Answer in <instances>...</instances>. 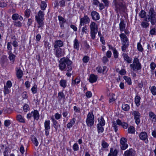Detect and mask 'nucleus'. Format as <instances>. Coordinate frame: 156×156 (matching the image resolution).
<instances>
[{
	"mask_svg": "<svg viewBox=\"0 0 156 156\" xmlns=\"http://www.w3.org/2000/svg\"><path fill=\"white\" fill-rule=\"evenodd\" d=\"M124 0H113V3L115 5V10L117 15H119L121 11H123L126 8Z\"/></svg>",
	"mask_w": 156,
	"mask_h": 156,
	"instance_id": "f03ea898",
	"label": "nucleus"
},
{
	"mask_svg": "<svg viewBox=\"0 0 156 156\" xmlns=\"http://www.w3.org/2000/svg\"><path fill=\"white\" fill-rule=\"evenodd\" d=\"M132 115L134 116V119L136 124L138 125L140 122V113L137 111H135L133 112Z\"/></svg>",
	"mask_w": 156,
	"mask_h": 156,
	"instance_id": "6e6552de",
	"label": "nucleus"
},
{
	"mask_svg": "<svg viewBox=\"0 0 156 156\" xmlns=\"http://www.w3.org/2000/svg\"><path fill=\"white\" fill-rule=\"evenodd\" d=\"M19 15L18 14L15 13L13 14L12 17V19L13 20H16L18 19Z\"/></svg>",
	"mask_w": 156,
	"mask_h": 156,
	"instance_id": "603ef678",
	"label": "nucleus"
},
{
	"mask_svg": "<svg viewBox=\"0 0 156 156\" xmlns=\"http://www.w3.org/2000/svg\"><path fill=\"white\" fill-rule=\"evenodd\" d=\"M156 33V29L155 28L151 29L150 31V34L151 35H155Z\"/></svg>",
	"mask_w": 156,
	"mask_h": 156,
	"instance_id": "4d7b16f0",
	"label": "nucleus"
},
{
	"mask_svg": "<svg viewBox=\"0 0 156 156\" xmlns=\"http://www.w3.org/2000/svg\"><path fill=\"white\" fill-rule=\"evenodd\" d=\"M112 126L114 128L115 131L116 132L118 130V126L116 122L115 121H113L112 122Z\"/></svg>",
	"mask_w": 156,
	"mask_h": 156,
	"instance_id": "ea45409f",
	"label": "nucleus"
},
{
	"mask_svg": "<svg viewBox=\"0 0 156 156\" xmlns=\"http://www.w3.org/2000/svg\"><path fill=\"white\" fill-rule=\"evenodd\" d=\"M32 141L36 146H37L38 144V142L36 137H34L32 138Z\"/></svg>",
	"mask_w": 156,
	"mask_h": 156,
	"instance_id": "49530a36",
	"label": "nucleus"
},
{
	"mask_svg": "<svg viewBox=\"0 0 156 156\" xmlns=\"http://www.w3.org/2000/svg\"><path fill=\"white\" fill-rule=\"evenodd\" d=\"M148 20L147 21H144L141 22V26L143 28H146L149 26V23H148Z\"/></svg>",
	"mask_w": 156,
	"mask_h": 156,
	"instance_id": "c756f323",
	"label": "nucleus"
},
{
	"mask_svg": "<svg viewBox=\"0 0 156 156\" xmlns=\"http://www.w3.org/2000/svg\"><path fill=\"white\" fill-rule=\"evenodd\" d=\"M150 90L152 94L153 95H156V87L155 86H153L151 87Z\"/></svg>",
	"mask_w": 156,
	"mask_h": 156,
	"instance_id": "a19ab883",
	"label": "nucleus"
},
{
	"mask_svg": "<svg viewBox=\"0 0 156 156\" xmlns=\"http://www.w3.org/2000/svg\"><path fill=\"white\" fill-rule=\"evenodd\" d=\"M119 26L120 31H123L125 30L126 27V24L124 23V20L121 21Z\"/></svg>",
	"mask_w": 156,
	"mask_h": 156,
	"instance_id": "b1692460",
	"label": "nucleus"
},
{
	"mask_svg": "<svg viewBox=\"0 0 156 156\" xmlns=\"http://www.w3.org/2000/svg\"><path fill=\"white\" fill-rule=\"evenodd\" d=\"M89 60V58L88 56H84L83 58V61L84 62H87Z\"/></svg>",
	"mask_w": 156,
	"mask_h": 156,
	"instance_id": "0e129e2a",
	"label": "nucleus"
},
{
	"mask_svg": "<svg viewBox=\"0 0 156 156\" xmlns=\"http://www.w3.org/2000/svg\"><path fill=\"white\" fill-rule=\"evenodd\" d=\"M74 42V49L78 50L80 47V45L78 41L76 39H75L73 41Z\"/></svg>",
	"mask_w": 156,
	"mask_h": 156,
	"instance_id": "bb28decb",
	"label": "nucleus"
},
{
	"mask_svg": "<svg viewBox=\"0 0 156 156\" xmlns=\"http://www.w3.org/2000/svg\"><path fill=\"white\" fill-rule=\"evenodd\" d=\"M118 153V151L117 149L111 148L110 152L108 154V156H117Z\"/></svg>",
	"mask_w": 156,
	"mask_h": 156,
	"instance_id": "aec40b11",
	"label": "nucleus"
},
{
	"mask_svg": "<svg viewBox=\"0 0 156 156\" xmlns=\"http://www.w3.org/2000/svg\"><path fill=\"white\" fill-rule=\"evenodd\" d=\"M98 123L97 124L104 126L105 124V121L102 116L100 117L98 119Z\"/></svg>",
	"mask_w": 156,
	"mask_h": 156,
	"instance_id": "393cba45",
	"label": "nucleus"
},
{
	"mask_svg": "<svg viewBox=\"0 0 156 156\" xmlns=\"http://www.w3.org/2000/svg\"><path fill=\"white\" fill-rule=\"evenodd\" d=\"M133 63L136 64V65H137V70H139L141 69V64L139 62V59L137 58H134L133 61Z\"/></svg>",
	"mask_w": 156,
	"mask_h": 156,
	"instance_id": "4be33fe9",
	"label": "nucleus"
},
{
	"mask_svg": "<svg viewBox=\"0 0 156 156\" xmlns=\"http://www.w3.org/2000/svg\"><path fill=\"white\" fill-rule=\"evenodd\" d=\"M13 23L14 26L16 27H20L22 26V23L19 21H14Z\"/></svg>",
	"mask_w": 156,
	"mask_h": 156,
	"instance_id": "79ce46f5",
	"label": "nucleus"
},
{
	"mask_svg": "<svg viewBox=\"0 0 156 156\" xmlns=\"http://www.w3.org/2000/svg\"><path fill=\"white\" fill-rule=\"evenodd\" d=\"M58 99L59 101L64 100L65 98V95L63 92H59L58 94Z\"/></svg>",
	"mask_w": 156,
	"mask_h": 156,
	"instance_id": "f704fd0d",
	"label": "nucleus"
},
{
	"mask_svg": "<svg viewBox=\"0 0 156 156\" xmlns=\"http://www.w3.org/2000/svg\"><path fill=\"white\" fill-rule=\"evenodd\" d=\"M72 62L67 57H63L59 61V67L62 71H70L72 70Z\"/></svg>",
	"mask_w": 156,
	"mask_h": 156,
	"instance_id": "f257e3e1",
	"label": "nucleus"
},
{
	"mask_svg": "<svg viewBox=\"0 0 156 156\" xmlns=\"http://www.w3.org/2000/svg\"><path fill=\"white\" fill-rule=\"evenodd\" d=\"M10 124V121L9 120H6L4 121V125L6 127H8Z\"/></svg>",
	"mask_w": 156,
	"mask_h": 156,
	"instance_id": "69168bd1",
	"label": "nucleus"
},
{
	"mask_svg": "<svg viewBox=\"0 0 156 156\" xmlns=\"http://www.w3.org/2000/svg\"><path fill=\"white\" fill-rule=\"evenodd\" d=\"M12 42H8L7 44V49L9 51L8 52H12Z\"/></svg>",
	"mask_w": 156,
	"mask_h": 156,
	"instance_id": "c03bdc74",
	"label": "nucleus"
},
{
	"mask_svg": "<svg viewBox=\"0 0 156 156\" xmlns=\"http://www.w3.org/2000/svg\"><path fill=\"white\" fill-rule=\"evenodd\" d=\"M146 15V12L143 10H142L139 13V16L141 18H144Z\"/></svg>",
	"mask_w": 156,
	"mask_h": 156,
	"instance_id": "37998d69",
	"label": "nucleus"
},
{
	"mask_svg": "<svg viewBox=\"0 0 156 156\" xmlns=\"http://www.w3.org/2000/svg\"><path fill=\"white\" fill-rule=\"evenodd\" d=\"M135 130L134 127L133 126H131L129 127L128 129V132L130 133H134L135 132Z\"/></svg>",
	"mask_w": 156,
	"mask_h": 156,
	"instance_id": "58836bf2",
	"label": "nucleus"
},
{
	"mask_svg": "<svg viewBox=\"0 0 156 156\" xmlns=\"http://www.w3.org/2000/svg\"><path fill=\"white\" fill-rule=\"evenodd\" d=\"M65 0H61L59 1V4L60 7H64L65 6Z\"/></svg>",
	"mask_w": 156,
	"mask_h": 156,
	"instance_id": "680f3d73",
	"label": "nucleus"
},
{
	"mask_svg": "<svg viewBox=\"0 0 156 156\" xmlns=\"http://www.w3.org/2000/svg\"><path fill=\"white\" fill-rule=\"evenodd\" d=\"M54 44L55 49H56L58 48V47L60 48V47L63 46V43L62 41L58 40L55 41Z\"/></svg>",
	"mask_w": 156,
	"mask_h": 156,
	"instance_id": "2eb2a0df",
	"label": "nucleus"
},
{
	"mask_svg": "<svg viewBox=\"0 0 156 156\" xmlns=\"http://www.w3.org/2000/svg\"><path fill=\"white\" fill-rule=\"evenodd\" d=\"M7 144V142L5 140H4L3 141V143L0 145L1 149H3L5 147H7V150H8V147L6 146V144Z\"/></svg>",
	"mask_w": 156,
	"mask_h": 156,
	"instance_id": "3c124183",
	"label": "nucleus"
},
{
	"mask_svg": "<svg viewBox=\"0 0 156 156\" xmlns=\"http://www.w3.org/2000/svg\"><path fill=\"white\" fill-rule=\"evenodd\" d=\"M103 126H100L98 125H97V128L98 133H102L104 130Z\"/></svg>",
	"mask_w": 156,
	"mask_h": 156,
	"instance_id": "72a5a7b5",
	"label": "nucleus"
},
{
	"mask_svg": "<svg viewBox=\"0 0 156 156\" xmlns=\"http://www.w3.org/2000/svg\"><path fill=\"white\" fill-rule=\"evenodd\" d=\"M47 6L46 3L45 2L43 1L41 2L40 7L41 10H44L46 8Z\"/></svg>",
	"mask_w": 156,
	"mask_h": 156,
	"instance_id": "c9c22d12",
	"label": "nucleus"
},
{
	"mask_svg": "<svg viewBox=\"0 0 156 156\" xmlns=\"http://www.w3.org/2000/svg\"><path fill=\"white\" fill-rule=\"evenodd\" d=\"M137 49L140 52H142L143 51V48L140 42L138 43L137 44Z\"/></svg>",
	"mask_w": 156,
	"mask_h": 156,
	"instance_id": "de8ad7c7",
	"label": "nucleus"
},
{
	"mask_svg": "<svg viewBox=\"0 0 156 156\" xmlns=\"http://www.w3.org/2000/svg\"><path fill=\"white\" fill-rule=\"evenodd\" d=\"M122 56L124 59L128 63H131L132 61V58L129 57L126 54L124 53L122 54Z\"/></svg>",
	"mask_w": 156,
	"mask_h": 156,
	"instance_id": "412c9836",
	"label": "nucleus"
},
{
	"mask_svg": "<svg viewBox=\"0 0 156 156\" xmlns=\"http://www.w3.org/2000/svg\"><path fill=\"white\" fill-rule=\"evenodd\" d=\"M51 119L53 122L54 126L55 129V130L57 131L58 128H60V124L58 123L57 121L54 118L51 117Z\"/></svg>",
	"mask_w": 156,
	"mask_h": 156,
	"instance_id": "f3484780",
	"label": "nucleus"
},
{
	"mask_svg": "<svg viewBox=\"0 0 156 156\" xmlns=\"http://www.w3.org/2000/svg\"><path fill=\"white\" fill-rule=\"evenodd\" d=\"M23 109L24 112H27V111L29 110L30 108L28 105L27 104H25L23 107Z\"/></svg>",
	"mask_w": 156,
	"mask_h": 156,
	"instance_id": "052dcab7",
	"label": "nucleus"
},
{
	"mask_svg": "<svg viewBox=\"0 0 156 156\" xmlns=\"http://www.w3.org/2000/svg\"><path fill=\"white\" fill-rule=\"evenodd\" d=\"M50 122L49 120H46L44 122V126L45 128V135L48 136L49 133Z\"/></svg>",
	"mask_w": 156,
	"mask_h": 156,
	"instance_id": "9d476101",
	"label": "nucleus"
},
{
	"mask_svg": "<svg viewBox=\"0 0 156 156\" xmlns=\"http://www.w3.org/2000/svg\"><path fill=\"white\" fill-rule=\"evenodd\" d=\"M149 115L150 120L152 122H156V115L153 112H149Z\"/></svg>",
	"mask_w": 156,
	"mask_h": 156,
	"instance_id": "dca6fc26",
	"label": "nucleus"
},
{
	"mask_svg": "<svg viewBox=\"0 0 156 156\" xmlns=\"http://www.w3.org/2000/svg\"><path fill=\"white\" fill-rule=\"evenodd\" d=\"M122 110L125 111H129L130 109V107L129 105L127 104H122Z\"/></svg>",
	"mask_w": 156,
	"mask_h": 156,
	"instance_id": "e433bc0d",
	"label": "nucleus"
},
{
	"mask_svg": "<svg viewBox=\"0 0 156 156\" xmlns=\"http://www.w3.org/2000/svg\"><path fill=\"white\" fill-rule=\"evenodd\" d=\"M127 139L124 137H122L120 140L121 144L120 148L122 150H125L128 147V145L126 143Z\"/></svg>",
	"mask_w": 156,
	"mask_h": 156,
	"instance_id": "0eeeda50",
	"label": "nucleus"
},
{
	"mask_svg": "<svg viewBox=\"0 0 156 156\" xmlns=\"http://www.w3.org/2000/svg\"><path fill=\"white\" fill-rule=\"evenodd\" d=\"M76 119L73 118L70 121V122L67 124V127L68 128H70L74 124L75 122Z\"/></svg>",
	"mask_w": 156,
	"mask_h": 156,
	"instance_id": "cd10ccee",
	"label": "nucleus"
},
{
	"mask_svg": "<svg viewBox=\"0 0 156 156\" xmlns=\"http://www.w3.org/2000/svg\"><path fill=\"white\" fill-rule=\"evenodd\" d=\"M8 54L9 55V59L13 63L14 61L16 56L14 55L12 52H8Z\"/></svg>",
	"mask_w": 156,
	"mask_h": 156,
	"instance_id": "c85d7f7f",
	"label": "nucleus"
},
{
	"mask_svg": "<svg viewBox=\"0 0 156 156\" xmlns=\"http://www.w3.org/2000/svg\"><path fill=\"white\" fill-rule=\"evenodd\" d=\"M123 78L128 84L131 85L132 84L131 80L130 77L125 76H123Z\"/></svg>",
	"mask_w": 156,
	"mask_h": 156,
	"instance_id": "2f4dec72",
	"label": "nucleus"
},
{
	"mask_svg": "<svg viewBox=\"0 0 156 156\" xmlns=\"http://www.w3.org/2000/svg\"><path fill=\"white\" fill-rule=\"evenodd\" d=\"M136 154V151L135 150L132 148H130L124 152V156H135Z\"/></svg>",
	"mask_w": 156,
	"mask_h": 156,
	"instance_id": "9b49d317",
	"label": "nucleus"
},
{
	"mask_svg": "<svg viewBox=\"0 0 156 156\" xmlns=\"http://www.w3.org/2000/svg\"><path fill=\"white\" fill-rule=\"evenodd\" d=\"M58 18L59 22H66V20L62 16H58Z\"/></svg>",
	"mask_w": 156,
	"mask_h": 156,
	"instance_id": "e2e57ef3",
	"label": "nucleus"
},
{
	"mask_svg": "<svg viewBox=\"0 0 156 156\" xmlns=\"http://www.w3.org/2000/svg\"><path fill=\"white\" fill-rule=\"evenodd\" d=\"M9 89V88H8L5 86H4V89L3 91L5 95L8 94L10 92V89Z\"/></svg>",
	"mask_w": 156,
	"mask_h": 156,
	"instance_id": "8fccbe9b",
	"label": "nucleus"
},
{
	"mask_svg": "<svg viewBox=\"0 0 156 156\" xmlns=\"http://www.w3.org/2000/svg\"><path fill=\"white\" fill-rule=\"evenodd\" d=\"M90 19L87 15H84V16L80 19V26H83L84 24L89 23Z\"/></svg>",
	"mask_w": 156,
	"mask_h": 156,
	"instance_id": "1a4fd4ad",
	"label": "nucleus"
},
{
	"mask_svg": "<svg viewBox=\"0 0 156 156\" xmlns=\"http://www.w3.org/2000/svg\"><path fill=\"white\" fill-rule=\"evenodd\" d=\"M55 55L58 58L62 57L65 54L64 51L61 48L55 49Z\"/></svg>",
	"mask_w": 156,
	"mask_h": 156,
	"instance_id": "f8f14e48",
	"label": "nucleus"
},
{
	"mask_svg": "<svg viewBox=\"0 0 156 156\" xmlns=\"http://www.w3.org/2000/svg\"><path fill=\"white\" fill-rule=\"evenodd\" d=\"M123 45L122 46V50L123 51H125L126 48L128 46V44L122 43Z\"/></svg>",
	"mask_w": 156,
	"mask_h": 156,
	"instance_id": "338daca9",
	"label": "nucleus"
},
{
	"mask_svg": "<svg viewBox=\"0 0 156 156\" xmlns=\"http://www.w3.org/2000/svg\"><path fill=\"white\" fill-rule=\"evenodd\" d=\"M44 13L43 11L40 10L38 12L37 15L35 16V18L38 24L37 27L40 28L44 26L43 21L44 20Z\"/></svg>",
	"mask_w": 156,
	"mask_h": 156,
	"instance_id": "20e7f679",
	"label": "nucleus"
},
{
	"mask_svg": "<svg viewBox=\"0 0 156 156\" xmlns=\"http://www.w3.org/2000/svg\"><path fill=\"white\" fill-rule=\"evenodd\" d=\"M94 116L92 112H90L87 116L86 122L88 126H92L94 124Z\"/></svg>",
	"mask_w": 156,
	"mask_h": 156,
	"instance_id": "423d86ee",
	"label": "nucleus"
},
{
	"mask_svg": "<svg viewBox=\"0 0 156 156\" xmlns=\"http://www.w3.org/2000/svg\"><path fill=\"white\" fill-rule=\"evenodd\" d=\"M150 21L152 25H155L156 23V12H155L154 9L153 8H151L148 12L147 17L144 19L145 21Z\"/></svg>",
	"mask_w": 156,
	"mask_h": 156,
	"instance_id": "7ed1b4c3",
	"label": "nucleus"
},
{
	"mask_svg": "<svg viewBox=\"0 0 156 156\" xmlns=\"http://www.w3.org/2000/svg\"><path fill=\"white\" fill-rule=\"evenodd\" d=\"M17 120L21 122L24 123L25 122L24 119L22 116L20 115H18L17 116Z\"/></svg>",
	"mask_w": 156,
	"mask_h": 156,
	"instance_id": "4c0bfd02",
	"label": "nucleus"
},
{
	"mask_svg": "<svg viewBox=\"0 0 156 156\" xmlns=\"http://www.w3.org/2000/svg\"><path fill=\"white\" fill-rule=\"evenodd\" d=\"M130 67L131 69H132L133 71H135L136 69L137 70V65H136V64L134 63H132L130 65Z\"/></svg>",
	"mask_w": 156,
	"mask_h": 156,
	"instance_id": "864d4df0",
	"label": "nucleus"
},
{
	"mask_svg": "<svg viewBox=\"0 0 156 156\" xmlns=\"http://www.w3.org/2000/svg\"><path fill=\"white\" fill-rule=\"evenodd\" d=\"M31 90L33 94H36L37 90V85H34L31 88Z\"/></svg>",
	"mask_w": 156,
	"mask_h": 156,
	"instance_id": "09e8293b",
	"label": "nucleus"
},
{
	"mask_svg": "<svg viewBox=\"0 0 156 156\" xmlns=\"http://www.w3.org/2000/svg\"><path fill=\"white\" fill-rule=\"evenodd\" d=\"M33 116L34 120H37L39 118V114L37 110H34L33 111Z\"/></svg>",
	"mask_w": 156,
	"mask_h": 156,
	"instance_id": "a878e982",
	"label": "nucleus"
},
{
	"mask_svg": "<svg viewBox=\"0 0 156 156\" xmlns=\"http://www.w3.org/2000/svg\"><path fill=\"white\" fill-rule=\"evenodd\" d=\"M59 84L61 87L65 88L67 86V81L65 80H61L60 81Z\"/></svg>",
	"mask_w": 156,
	"mask_h": 156,
	"instance_id": "7c9ffc66",
	"label": "nucleus"
},
{
	"mask_svg": "<svg viewBox=\"0 0 156 156\" xmlns=\"http://www.w3.org/2000/svg\"><path fill=\"white\" fill-rule=\"evenodd\" d=\"M98 79V76L94 74H92L90 75L89 78V82L91 83L96 81Z\"/></svg>",
	"mask_w": 156,
	"mask_h": 156,
	"instance_id": "6ab92c4d",
	"label": "nucleus"
},
{
	"mask_svg": "<svg viewBox=\"0 0 156 156\" xmlns=\"http://www.w3.org/2000/svg\"><path fill=\"white\" fill-rule=\"evenodd\" d=\"M139 137L141 140H145V142L146 144L148 142V140H147V135L146 132H141L140 134Z\"/></svg>",
	"mask_w": 156,
	"mask_h": 156,
	"instance_id": "ddd939ff",
	"label": "nucleus"
},
{
	"mask_svg": "<svg viewBox=\"0 0 156 156\" xmlns=\"http://www.w3.org/2000/svg\"><path fill=\"white\" fill-rule=\"evenodd\" d=\"M91 15L92 19L93 20L97 21L98 20L100 19L99 14L95 11H92L91 12Z\"/></svg>",
	"mask_w": 156,
	"mask_h": 156,
	"instance_id": "4468645a",
	"label": "nucleus"
},
{
	"mask_svg": "<svg viewBox=\"0 0 156 156\" xmlns=\"http://www.w3.org/2000/svg\"><path fill=\"white\" fill-rule=\"evenodd\" d=\"M12 82L10 80H8L6 83V85H4L5 86L9 88H10L12 87Z\"/></svg>",
	"mask_w": 156,
	"mask_h": 156,
	"instance_id": "5fc2aeb1",
	"label": "nucleus"
},
{
	"mask_svg": "<svg viewBox=\"0 0 156 156\" xmlns=\"http://www.w3.org/2000/svg\"><path fill=\"white\" fill-rule=\"evenodd\" d=\"M16 75L18 79H20L22 77L23 75V72L20 68L16 69Z\"/></svg>",
	"mask_w": 156,
	"mask_h": 156,
	"instance_id": "5701e85b",
	"label": "nucleus"
},
{
	"mask_svg": "<svg viewBox=\"0 0 156 156\" xmlns=\"http://www.w3.org/2000/svg\"><path fill=\"white\" fill-rule=\"evenodd\" d=\"M140 97L138 95L136 96L135 98V102L137 106H139L140 105Z\"/></svg>",
	"mask_w": 156,
	"mask_h": 156,
	"instance_id": "473e14b6",
	"label": "nucleus"
},
{
	"mask_svg": "<svg viewBox=\"0 0 156 156\" xmlns=\"http://www.w3.org/2000/svg\"><path fill=\"white\" fill-rule=\"evenodd\" d=\"M73 149L74 151H77L79 150V147L77 144L75 143L73 144Z\"/></svg>",
	"mask_w": 156,
	"mask_h": 156,
	"instance_id": "6e6d98bb",
	"label": "nucleus"
},
{
	"mask_svg": "<svg viewBox=\"0 0 156 156\" xmlns=\"http://www.w3.org/2000/svg\"><path fill=\"white\" fill-rule=\"evenodd\" d=\"M31 11L30 9H27L25 11V16L28 18L30 16Z\"/></svg>",
	"mask_w": 156,
	"mask_h": 156,
	"instance_id": "a18cd8bd",
	"label": "nucleus"
},
{
	"mask_svg": "<svg viewBox=\"0 0 156 156\" xmlns=\"http://www.w3.org/2000/svg\"><path fill=\"white\" fill-rule=\"evenodd\" d=\"M122 43L126 44L128 41V39L126 35L124 33H122L119 35Z\"/></svg>",
	"mask_w": 156,
	"mask_h": 156,
	"instance_id": "a211bd4d",
	"label": "nucleus"
},
{
	"mask_svg": "<svg viewBox=\"0 0 156 156\" xmlns=\"http://www.w3.org/2000/svg\"><path fill=\"white\" fill-rule=\"evenodd\" d=\"M101 145L103 148H106L108 147L109 144L103 140L102 142Z\"/></svg>",
	"mask_w": 156,
	"mask_h": 156,
	"instance_id": "13d9d810",
	"label": "nucleus"
},
{
	"mask_svg": "<svg viewBox=\"0 0 156 156\" xmlns=\"http://www.w3.org/2000/svg\"><path fill=\"white\" fill-rule=\"evenodd\" d=\"M73 109L75 111V113H80V108L77 107L76 106H74L73 107Z\"/></svg>",
	"mask_w": 156,
	"mask_h": 156,
	"instance_id": "774afa93",
	"label": "nucleus"
},
{
	"mask_svg": "<svg viewBox=\"0 0 156 156\" xmlns=\"http://www.w3.org/2000/svg\"><path fill=\"white\" fill-rule=\"evenodd\" d=\"M90 34L91 38L94 40L96 37V35L98 31L97 25L94 22H91L90 25Z\"/></svg>",
	"mask_w": 156,
	"mask_h": 156,
	"instance_id": "39448f33",
	"label": "nucleus"
},
{
	"mask_svg": "<svg viewBox=\"0 0 156 156\" xmlns=\"http://www.w3.org/2000/svg\"><path fill=\"white\" fill-rule=\"evenodd\" d=\"M150 68L151 70L153 71L156 67V64L154 62H152L151 63L150 65Z\"/></svg>",
	"mask_w": 156,
	"mask_h": 156,
	"instance_id": "bf43d9fd",
	"label": "nucleus"
}]
</instances>
